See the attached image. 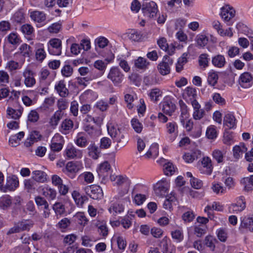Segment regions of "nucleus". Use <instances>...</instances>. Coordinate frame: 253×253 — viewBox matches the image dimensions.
<instances>
[{
  "instance_id": "f257e3e1",
  "label": "nucleus",
  "mask_w": 253,
  "mask_h": 253,
  "mask_svg": "<svg viewBox=\"0 0 253 253\" xmlns=\"http://www.w3.org/2000/svg\"><path fill=\"white\" fill-rule=\"evenodd\" d=\"M108 131L118 147H124L128 143V137L124 128L118 126H108Z\"/></svg>"
},
{
  "instance_id": "f03ea898",
  "label": "nucleus",
  "mask_w": 253,
  "mask_h": 253,
  "mask_svg": "<svg viewBox=\"0 0 253 253\" xmlns=\"http://www.w3.org/2000/svg\"><path fill=\"white\" fill-rule=\"evenodd\" d=\"M141 10L145 16L151 19L156 18L158 12L157 3L153 1L144 2L141 5Z\"/></svg>"
},
{
  "instance_id": "7ed1b4c3",
  "label": "nucleus",
  "mask_w": 253,
  "mask_h": 253,
  "mask_svg": "<svg viewBox=\"0 0 253 253\" xmlns=\"http://www.w3.org/2000/svg\"><path fill=\"white\" fill-rule=\"evenodd\" d=\"M198 168L201 173L207 175H211L213 169L211 160L209 157H203Z\"/></svg>"
},
{
  "instance_id": "20e7f679",
  "label": "nucleus",
  "mask_w": 253,
  "mask_h": 253,
  "mask_svg": "<svg viewBox=\"0 0 253 253\" xmlns=\"http://www.w3.org/2000/svg\"><path fill=\"white\" fill-rule=\"evenodd\" d=\"M220 16L228 25H232L233 23V18L235 16V11L229 5H226L221 8Z\"/></svg>"
},
{
  "instance_id": "39448f33",
  "label": "nucleus",
  "mask_w": 253,
  "mask_h": 253,
  "mask_svg": "<svg viewBox=\"0 0 253 253\" xmlns=\"http://www.w3.org/2000/svg\"><path fill=\"white\" fill-rule=\"evenodd\" d=\"M86 194L94 200L101 199L103 198V193L101 188L97 185H91L85 187Z\"/></svg>"
},
{
  "instance_id": "423d86ee",
  "label": "nucleus",
  "mask_w": 253,
  "mask_h": 253,
  "mask_svg": "<svg viewBox=\"0 0 253 253\" xmlns=\"http://www.w3.org/2000/svg\"><path fill=\"white\" fill-rule=\"evenodd\" d=\"M18 185L19 181L16 176L15 175L8 176L6 178L5 185L4 186L0 185V190L3 192H6L7 191H14L18 187Z\"/></svg>"
},
{
  "instance_id": "0eeeda50",
  "label": "nucleus",
  "mask_w": 253,
  "mask_h": 253,
  "mask_svg": "<svg viewBox=\"0 0 253 253\" xmlns=\"http://www.w3.org/2000/svg\"><path fill=\"white\" fill-rule=\"evenodd\" d=\"M80 169V166L77 163L69 162L67 163L65 169H63V171L69 177L73 179Z\"/></svg>"
},
{
  "instance_id": "6e6552de",
  "label": "nucleus",
  "mask_w": 253,
  "mask_h": 253,
  "mask_svg": "<svg viewBox=\"0 0 253 253\" xmlns=\"http://www.w3.org/2000/svg\"><path fill=\"white\" fill-rule=\"evenodd\" d=\"M169 186V182L166 179H162L154 185L155 193L158 196H165L168 191Z\"/></svg>"
},
{
  "instance_id": "1a4fd4ad",
  "label": "nucleus",
  "mask_w": 253,
  "mask_h": 253,
  "mask_svg": "<svg viewBox=\"0 0 253 253\" xmlns=\"http://www.w3.org/2000/svg\"><path fill=\"white\" fill-rule=\"evenodd\" d=\"M61 41L58 39H51L49 42L48 51L50 54L59 55L61 53Z\"/></svg>"
},
{
  "instance_id": "9d476101",
  "label": "nucleus",
  "mask_w": 253,
  "mask_h": 253,
  "mask_svg": "<svg viewBox=\"0 0 253 253\" xmlns=\"http://www.w3.org/2000/svg\"><path fill=\"white\" fill-rule=\"evenodd\" d=\"M65 154L69 159L81 158L83 155L81 150L77 149L72 145L67 146L65 150Z\"/></svg>"
},
{
  "instance_id": "9b49d317",
  "label": "nucleus",
  "mask_w": 253,
  "mask_h": 253,
  "mask_svg": "<svg viewBox=\"0 0 253 253\" xmlns=\"http://www.w3.org/2000/svg\"><path fill=\"white\" fill-rule=\"evenodd\" d=\"M23 76L24 77V84L27 87H32L35 84L34 73L30 69L26 68L23 73Z\"/></svg>"
},
{
  "instance_id": "f8f14e48",
  "label": "nucleus",
  "mask_w": 253,
  "mask_h": 253,
  "mask_svg": "<svg viewBox=\"0 0 253 253\" xmlns=\"http://www.w3.org/2000/svg\"><path fill=\"white\" fill-rule=\"evenodd\" d=\"M239 83L241 86L248 88L253 84V78L250 74L245 72L242 74L239 79Z\"/></svg>"
},
{
  "instance_id": "ddd939ff",
  "label": "nucleus",
  "mask_w": 253,
  "mask_h": 253,
  "mask_svg": "<svg viewBox=\"0 0 253 253\" xmlns=\"http://www.w3.org/2000/svg\"><path fill=\"white\" fill-rule=\"evenodd\" d=\"M108 78L115 84H119L122 82L123 75L120 73L117 68H113L111 69Z\"/></svg>"
},
{
  "instance_id": "4468645a",
  "label": "nucleus",
  "mask_w": 253,
  "mask_h": 253,
  "mask_svg": "<svg viewBox=\"0 0 253 253\" xmlns=\"http://www.w3.org/2000/svg\"><path fill=\"white\" fill-rule=\"evenodd\" d=\"M82 58L80 63H89L94 62V63H104L102 60H95L97 58V55L95 53L88 52L83 53Z\"/></svg>"
},
{
  "instance_id": "2eb2a0df",
  "label": "nucleus",
  "mask_w": 253,
  "mask_h": 253,
  "mask_svg": "<svg viewBox=\"0 0 253 253\" xmlns=\"http://www.w3.org/2000/svg\"><path fill=\"white\" fill-rule=\"evenodd\" d=\"M223 125L229 129L235 127L236 126V120L235 116L231 113L226 114L223 118Z\"/></svg>"
},
{
  "instance_id": "dca6fc26",
  "label": "nucleus",
  "mask_w": 253,
  "mask_h": 253,
  "mask_svg": "<svg viewBox=\"0 0 253 253\" xmlns=\"http://www.w3.org/2000/svg\"><path fill=\"white\" fill-rule=\"evenodd\" d=\"M100 149L94 142H91L87 148L88 156L94 160H97L100 155Z\"/></svg>"
},
{
  "instance_id": "f3484780",
  "label": "nucleus",
  "mask_w": 253,
  "mask_h": 253,
  "mask_svg": "<svg viewBox=\"0 0 253 253\" xmlns=\"http://www.w3.org/2000/svg\"><path fill=\"white\" fill-rule=\"evenodd\" d=\"M175 109V104L170 100H167L162 103V110L167 115L171 116Z\"/></svg>"
},
{
  "instance_id": "a211bd4d",
  "label": "nucleus",
  "mask_w": 253,
  "mask_h": 253,
  "mask_svg": "<svg viewBox=\"0 0 253 253\" xmlns=\"http://www.w3.org/2000/svg\"><path fill=\"white\" fill-rule=\"evenodd\" d=\"M41 135L37 131H33L29 134V137L24 142V145L26 147L31 146L34 143L40 140Z\"/></svg>"
},
{
  "instance_id": "6ab92c4d",
  "label": "nucleus",
  "mask_w": 253,
  "mask_h": 253,
  "mask_svg": "<svg viewBox=\"0 0 253 253\" xmlns=\"http://www.w3.org/2000/svg\"><path fill=\"white\" fill-rule=\"evenodd\" d=\"M35 57L38 61L42 62L46 57V54L44 49L43 44L38 43L36 44Z\"/></svg>"
},
{
  "instance_id": "aec40b11",
  "label": "nucleus",
  "mask_w": 253,
  "mask_h": 253,
  "mask_svg": "<svg viewBox=\"0 0 253 253\" xmlns=\"http://www.w3.org/2000/svg\"><path fill=\"white\" fill-rule=\"evenodd\" d=\"M30 17L35 22L41 23L46 19L45 14L42 11H33L30 13Z\"/></svg>"
},
{
  "instance_id": "412c9836",
  "label": "nucleus",
  "mask_w": 253,
  "mask_h": 253,
  "mask_svg": "<svg viewBox=\"0 0 253 253\" xmlns=\"http://www.w3.org/2000/svg\"><path fill=\"white\" fill-rule=\"evenodd\" d=\"M55 89L59 95L62 97H66L69 94V90L66 88L64 81H60L55 85Z\"/></svg>"
},
{
  "instance_id": "4be33fe9",
  "label": "nucleus",
  "mask_w": 253,
  "mask_h": 253,
  "mask_svg": "<svg viewBox=\"0 0 253 253\" xmlns=\"http://www.w3.org/2000/svg\"><path fill=\"white\" fill-rule=\"evenodd\" d=\"M14 24H21L25 21V14L22 9L18 10L14 13L11 18Z\"/></svg>"
},
{
  "instance_id": "5701e85b",
  "label": "nucleus",
  "mask_w": 253,
  "mask_h": 253,
  "mask_svg": "<svg viewBox=\"0 0 253 253\" xmlns=\"http://www.w3.org/2000/svg\"><path fill=\"white\" fill-rule=\"evenodd\" d=\"M112 181H115V184L119 187H124L126 186H129L130 180L126 176L117 175L115 176V179L111 178Z\"/></svg>"
},
{
  "instance_id": "b1692460",
  "label": "nucleus",
  "mask_w": 253,
  "mask_h": 253,
  "mask_svg": "<svg viewBox=\"0 0 253 253\" xmlns=\"http://www.w3.org/2000/svg\"><path fill=\"white\" fill-rule=\"evenodd\" d=\"M38 186V183L32 178L24 181L25 189L29 193H34Z\"/></svg>"
},
{
  "instance_id": "393cba45",
  "label": "nucleus",
  "mask_w": 253,
  "mask_h": 253,
  "mask_svg": "<svg viewBox=\"0 0 253 253\" xmlns=\"http://www.w3.org/2000/svg\"><path fill=\"white\" fill-rule=\"evenodd\" d=\"M197 96L196 89L195 88L188 86L183 91V97L184 99L189 100L190 101L196 99Z\"/></svg>"
},
{
  "instance_id": "a878e982",
  "label": "nucleus",
  "mask_w": 253,
  "mask_h": 253,
  "mask_svg": "<svg viewBox=\"0 0 253 253\" xmlns=\"http://www.w3.org/2000/svg\"><path fill=\"white\" fill-rule=\"evenodd\" d=\"M75 144L79 147L84 148L88 145V141L84 133L83 132L78 133L75 140Z\"/></svg>"
},
{
  "instance_id": "bb28decb",
  "label": "nucleus",
  "mask_w": 253,
  "mask_h": 253,
  "mask_svg": "<svg viewBox=\"0 0 253 253\" xmlns=\"http://www.w3.org/2000/svg\"><path fill=\"white\" fill-rule=\"evenodd\" d=\"M32 178H33L37 183L44 182L47 180L46 173L42 170H35L32 172Z\"/></svg>"
},
{
  "instance_id": "cd10ccee",
  "label": "nucleus",
  "mask_w": 253,
  "mask_h": 253,
  "mask_svg": "<svg viewBox=\"0 0 253 253\" xmlns=\"http://www.w3.org/2000/svg\"><path fill=\"white\" fill-rule=\"evenodd\" d=\"M247 151V148L244 143H241L239 145H236L233 147V156L235 158L238 159L240 156Z\"/></svg>"
},
{
  "instance_id": "c85d7f7f",
  "label": "nucleus",
  "mask_w": 253,
  "mask_h": 253,
  "mask_svg": "<svg viewBox=\"0 0 253 253\" xmlns=\"http://www.w3.org/2000/svg\"><path fill=\"white\" fill-rule=\"evenodd\" d=\"M72 195L76 204L80 207H82L84 203L88 200L86 196L81 195L77 191H74Z\"/></svg>"
},
{
  "instance_id": "c756f323",
  "label": "nucleus",
  "mask_w": 253,
  "mask_h": 253,
  "mask_svg": "<svg viewBox=\"0 0 253 253\" xmlns=\"http://www.w3.org/2000/svg\"><path fill=\"white\" fill-rule=\"evenodd\" d=\"M12 204L11 197L7 195H4L0 198V208L2 210H7Z\"/></svg>"
},
{
  "instance_id": "7c9ffc66",
  "label": "nucleus",
  "mask_w": 253,
  "mask_h": 253,
  "mask_svg": "<svg viewBox=\"0 0 253 253\" xmlns=\"http://www.w3.org/2000/svg\"><path fill=\"white\" fill-rule=\"evenodd\" d=\"M241 228L253 232V217H244L241 221Z\"/></svg>"
},
{
  "instance_id": "2f4dec72",
  "label": "nucleus",
  "mask_w": 253,
  "mask_h": 253,
  "mask_svg": "<svg viewBox=\"0 0 253 253\" xmlns=\"http://www.w3.org/2000/svg\"><path fill=\"white\" fill-rule=\"evenodd\" d=\"M217 240L212 236H207L204 241L205 245L209 248L211 251H214L215 248V244Z\"/></svg>"
},
{
  "instance_id": "473e14b6",
  "label": "nucleus",
  "mask_w": 253,
  "mask_h": 253,
  "mask_svg": "<svg viewBox=\"0 0 253 253\" xmlns=\"http://www.w3.org/2000/svg\"><path fill=\"white\" fill-rule=\"evenodd\" d=\"M73 127V122L70 119H65L61 125L60 131L64 134H67Z\"/></svg>"
},
{
  "instance_id": "72a5a7b5",
  "label": "nucleus",
  "mask_w": 253,
  "mask_h": 253,
  "mask_svg": "<svg viewBox=\"0 0 253 253\" xmlns=\"http://www.w3.org/2000/svg\"><path fill=\"white\" fill-rule=\"evenodd\" d=\"M211 189L214 193L218 195H222L226 193V188L223 186L219 182H212Z\"/></svg>"
},
{
  "instance_id": "f704fd0d",
  "label": "nucleus",
  "mask_w": 253,
  "mask_h": 253,
  "mask_svg": "<svg viewBox=\"0 0 253 253\" xmlns=\"http://www.w3.org/2000/svg\"><path fill=\"white\" fill-rule=\"evenodd\" d=\"M179 104L180 108L181 115H180V122L181 124L184 125V118L188 117V109L187 106L185 103L182 100L179 101Z\"/></svg>"
},
{
  "instance_id": "c9c22d12",
  "label": "nucleus",
  "mask_w": 253,
  "mask_h": 253,
  "mask_svg": "<svg viewBox=\"0 0 253 253\" xmlns=\"http://www.w3.org/2000/svg\"><path fill=\"white\" fill-rule=\"evenodd\" d=\"M96 225L98 228V231L99 235H101L103 237H106L108 234V229L107 227L105 222L104 221L101 222L98 221Z\"/></svg>"
},
{
  "instance_id": "e433bc0d",
  "label": "nucleus",
  "mask_w": 253,
  "mask_h": 253,
  "mask_svg": "<svg viewBox=\"0 0 253 253\" xmlns=\"http://www.w3.org/2000/svg\"><path fill=\"white\" fill-rule=\"evenodd\" d=\"M163 244V253H175V248L173 245H169L166 238H164L161 242Z\"/></svg>"
},
{
  "instance_id": "4c0bfd02",
  "label": "nucleus",
  "mask_w": 253,
  "mask_h": 253,
  "mask_svg": "<svg viewBox=\"0 0 253 253\" xmlns=\"http://www.w3.org/2000/svg\"><path fill=\"white\" fill-rule=\"evenodd\" d=\"M241 183L244 185V189L246 191H252L253 186V175L249 177H244L241 180Z\"/></svg>"
},
{
  "instance_id": "58836bf2",
  "label": "nucleus",
  "mask_w": 253,
  "mask_h": 253,
  "mask_svg": "<svg viewBox=\"0 0 253 253\" xmlns=\"http://www.w3.org/2000/svg\"><path fill=\"white\" fill-rule=\"evenodd\" d=\"M75 221L79 224L84 226L87 223L88 220L84 212H79L74 216Z\"/></svg>"
},
{
  "instance_id": "ea45409f",
  "label": "nucleus",
  "mask_w": 253,
  "mask_h": 253,
  "mask_svg": "<svg viewBox=\"0 0 253 253\" xmlns=\"http://www.w3.org/2000/svg\"><path fill=\"white\" fill-rule=\"evenodd\" d=\"M79 179H83L86 184H90L93 182L94 177L91 172L85 171L79 175Z\"/></svg>"
},
{
  "instance_id": "a19ab883",
  "label": "nucleus",
  "mask_w": 253,
  "mask_h": 253,
  "mask_svg": "<svg viewBox=\"0 0 253 253\" xmlns=\"http://www.w3.org/2000/svg\"><path fill=\"white\" fill-rule=\"evenodd\" d=\"M6 112L9 118L14 120L19 119L22 114V111L20 109L15 110L10 107L7 108Z\"/></svg>"
},
{
  "instance_id": "79ce46f5",
  "label": "nucleus",
  "mask_w": 253,
  "mask_h": 253,
  "mask_svg": "<svg viewBox=\"0 0 253 253\" xmlns=\"http://www.w3.org/2000/svg\"><path fill=\"white\" fill-rule=\"evenodd\" d=\"M7 39L8 42L13 45L19 44L21 42L20 38L16 33H11L7 36Z\"/></svg>"
},
{
  "instance_id": "37998d69",
  "label": "nucleus",
  "mask_w": 253,
  "mask_h": 253,
  "mask_svg": "<svg viewBox=\"0 0 253 253\" xmlns=\"http://www.w3.org/2000/svg\"><path fill=\"white\" fill-rule=\"evenodd\" d=\"M62 116L63 113L60 111H56L50 118L49 122L50 125L52 126H56L62 118Z\"/></svg>"
},
{
  "instance_id": "c03bdc74",
  "label": "nucleus",
  "mask_w": 253,
  "mask_h": 253,
  "mask_svg": "<svg viewBox=\"0 0 253 253\" xmlns=\"http://www.w3.org/2000/svg\"><path fill=\"white\" fill-rule=\"evenodd\" d=\"M129 188V186L127 185L124 187H119L118 193L115 196L114 198L116 200L122 199V198L128 193Z\"/></svg>"
},
{
  "instance_id": "a18cd8bd",
  "label": "nucleus",
  "mask_w": 253,
  "mask_h": 253,
  "mask_svg": "<svg viewBox=\"0 0 253 253\" xmlns=\"http://www.w3.org/2000/svg\"><path fill=\"white\" fill-rule=\"evenodd\" d=\"M212 156L218 164L222 163L224 161V154L222 151L216 149L212 151Z\"/></svg>"
},
{
  "instance_id": "49530a36",
  "label": "nucleus",
  "mask_w": 253,
  "mask_h": 253,
  "mask_svg": "<svg viewBox=\"0 0 253 253\" xmlns=\"http://www.w3.org/2000/svg\"><path fill=\"white\" fill-rule=\"evenodd\" d=\"M245 208V204L243 202L238 203L231 205L229 207L230 212H238L242 211Z\"/></svg>"
},
{
  "instance_id": "de8ad7c7",
  "label": "nucleus",
  "mask_w": 253,
  "mask_h": 253,
  "mask_svg": "<svg viewBox=\"0 0 253 253\" xmlns=\"http://www.w3.org/2000/svg\"><path fill=\"white\" fill-rule=\"evenodd\" d=\"M131 126L134 130L138 133H140L143 129L142 124L136 118H133L131 121Z\"/></svg>"
},
{
  "instance_id": "09e8293b",
  "label": "nucleus",
  "mask_w": 253,
  "mask_h": 253,
  "mask_svg": "<svg viewBox=\"0 0 253 253\" xmlns=\"http://www.w3.org/2000/svg\"><path fill=\"white\" fill-rule=\"evenodd\" d=\"M56 191L55 190L46 187L43 190V195L47 198L50 200H54L56 197Z\"/></svg>"
},
{
  "instance_id": "8fccbe9b",
  "label": "nucleus",
  "mask_w": 253,
  "mask_h": 253,
  "mask_svg": "<svg viewBox=\"0 0 253 253\" xmlns=\"http://www.w3.org/2000/svg\"><path fill=\"white\" fill-rule=\"evenodd\" d=\"M32 51L25 52V53H17L15 55L16 57L20 59L19 61L21 62L24 63L25 62H30V55H31Z\"/></svg>"
},
{
  "instance_id": "3c124183",
  "label": "nucleus",
  "mask_w": 253,
  "mask_h": 253,
  "mask_svg": "<svg viewBox=\"0 0 253 253\" xmlns=\"http://www.w3.org/2000/svg\"><path fill=\"white\" fill-rule=\"evenodd\" d=\"M53 209L57 215H62L65 212L64 205L60 202H56L53 205Z\"/></svg>"
},
{
  "instance_id": "603ef678",
  "label": "nucleus",
  "mask_w": 253,
  "mask_h": 253,
  "mask_svg": "<svg viewBox=\"0 0 253 253\" xmlns=\"http://www.w3.org/2000/svg\"><path fill=\"white\" fill-rule=\"evenodd\" d=\"M124 211V207L122 205L114 203L109 209L111 213L115 215L117 213H121Z\"/></svg>"
},
{
  "instance_id": "864d4df0",
  "label": "nucleus",
  "mask_w": 253,
  "mask_h": 253,
  "mask_svg": "<svg viewBox=\"0 0 253 253\" xmlns=\"http://www.w3.org/2000/svg\"><path fill=\"white\" fill-rule=\"evenodd\" d=\"M58 137V136H54L50 144V149L52 151L59 152L63 147V144L61 143H57L55 142L56 139Z\"/></svg>"
},
{
  "instance_id": "5fc2aeb1",
  "label": "nucleus",
  "mask_w": 253,
  "mask_h": 253,
  "mask_svg": "<svg viewBox=\"0 0 253 253\" xmlns=\"http://www.w3.org/2000/svg\"><path fill=\"white\" fill-rule=\"evenodd\" d=\"M20 30L23 34L27 36H31L34 31L33 26L29 24L23 25L20 28Z\"/></svg>"
},
{
  "instance_id": "6e6d98bb",
  "label": "nucleus",
  "mask_w": 253,
  "mask_h": 253,
  "mask_svg": "<svg viewBox=\"0 0 253 253\" xmlns=\"http://www.w3.org/2000/svg\"><path fill=\"white\" fill-rule=\"evenodd\" d=\"M20 229L21 231L29 230L33 226L34 223L32 221L25 220L22 221L18 223Z\"/></svg>"
},
{
  "instance_id": "4d7b16f0",
  "label": "nucleus",
  "mask_w": 253,
  "mask_h": 253,
  "mask_svg": "<svg viewBox=\"0 0 253 253\" xmlns=\"http://www.w3.org/2000/svg\"><path fill=\"white\" fill-rule=\"evenodd\" d=\"M167 132L169 134H174V137L176 135L177 132V126L176 123L169 122L167 125Z\"/></svg>"
},
{
  "instance_id": "13d9d810",
  "label": "nucleus",
  "mask_w": 253,
  "mask_h": 253,
  "mask_svg": "<svg viewBox=\"0 0 253 253\" xmlns=\"http://www.w3.org/2000/svg\"><path fill=\"white\" fill-rule=\"evenodd\" d=\"M157 69L160 74L163 76L168 75L170 72L169 64H158Z\"/></svg>"
},
{
  "instance_id": "bf43d9fd",
  "label": "nucleus",
  "mask_w": 253,
  "mask_h": 253,
  "mask_svg": "<svg viewBox=\"0 0 253 253\" xmlns=\"http://www.w3.org/2000/svg\"><path fill=\"white\" fill-rule=\"evenodd\" d=\"M111 169V166L107 161H105L101 163L98 170L99 175L102 174L105 172H107Z\"/></svg>"
},
{
  "instance_id": "052dcab7",
  "label": "nucleus",
  "mask_w": 253,
  "mask_h": 253,
  "mask_svg": "<svg viewBox=\"0 0 253 253\" xmlns=\"http://www.w3.org/2000/svg\"><path fill=\"white\" fill-rule=\"evenodd\" d=\"M171 235L172 238L176 240L177 242H180L183 239V232L180 229H176L171 231Z\"/></svg>"
},
{
  "instance_id": "680f3d73",
  "label": "nucleus",
  "mask_w": 253,
  "mask_h": 253,
  "mask_svg": "<svg viewBox=\"0 0 253 253\" xmlns=\"http://www.w3.org/2000/svg\"><path fill=\"white\" fill-rule=\"evenodd\" d=\"M157 44L160 47V48L165 51H168V52L169 53L170 51H169V45L167 43V40L165 38H161L157 41Z\"/></svg>"
},
{
  "instance_id": "e2e57ef3",
  "label": "nucleus",
  "mask_w": 253,
  "mask_h": 253,
  "mask_svg": "<svg viewBox=\"0 0 253 253\" xmlns=\"http://www.w3.org/2000/svg\"><path fill=\"white\" fill-rule=\"evenodd\" d=\"M206 136L208 138L211 139L216 137L217 132L214 126H210L208 127L206 131Z\"/></svg>"
},
{
  "instance_id": "0e129e2a",
  "label": "nucleus",
  "mask_w": 253,
  "mask_h": 253,
  "mask_svg": "<svg viewBox=\"0 0 253 253\" xmlns=\"http://www.w3.org/2000/svg\"><path fill=\"white\" fill-rule=\"evenodd\" d=\"M102 56L104 58L105 61L107 62H111L113 61L115 56L111 50H107L102 54Z\"/></svg>"
},
{
  "instance_id": "69168bd1",
  "label": "nucleus",
  "mask_w": 253,
  "mask_h": 253,
  "mask_svg": "<svg viewBox=\"0 0 253 253\" xmlns=\"http://www.w3.org/2000/svg\"><path fill=\"white\" fill-rule=\"evenodd\" d=\"M162 92L160 89L155 88L151 89L149 93V96L151 99L157 101L158 97L162 95Z\"/></svg>"
},
{
  "instance_id": "338daca9",
  "label": "nucleus",
  "mask_w": 253,
  "mask_h": 253,
  "mask_svg": "<svg viewBox=\"0 0 253 253\" xmlns=\"http://www.w3.org/2000/svg\"><path fill=\"white\" fill-rule=\"evenodd\" d=\"M111 143V140L109 138L103 137L100 140V148L108 149L110 147Z\"/></svg>"
},
{
  "instance_id": "774afa93",
  "label": "nucleus",
  "mask_w": 253,
  "mask_h": 253,
  "mask_svg": "<svg viewBox=\"0 0 253 253\" xmlns=\"http://www.w3.org/2000/svg\"><path fill=\"white\" fill-rule=\"evenodd\" d=\"M218 79V75L216 73H210L208 77V83L212 86H214L217 82Z\"/></svg>"
}]
</instances>
